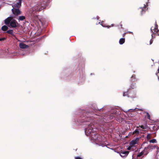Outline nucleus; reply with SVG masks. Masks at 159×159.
<instances>
[{"instance_id": "31", "label": "nucleus", "mask_w": 159, "mask_h": 159, "mask_svg": "<svg viewBox=\"0 0 159 159\" xmlns=\"http://www.w3.org/2000/svg\"><path fill=\"white\" fill-rule=\"evenodd\" d=\"M159 72V68L158 69V73Z\"/></svg>"}, {"instance_id": "34", "label": "nucleus", "mask_w": 159, "mask_h": 159, "mask_svg": "<svg viewBox=\"0 0 159 159\" xmlns=\"http://www.w3.org/2000/svg\"><path fill=\"white\" fill-rule=\"evenodd\" d=\"M110 119H112L113 118V117H111L110 118Z\"/></svg>"}, {"instance_id": "35", "label": "nucleus", "mask_w": 159, "mask_h": 159, "mask_svg": "<svg viewBox=\"0 0 159 159\" xmlns=\"http://www.w3.org/2000/svg\"><path fill=\"white\" fill-rule=\"evenodd\" d=\"M157 73H156V75H157Z\"/></svg>"}, {"instance_id": "27", "label": "nucleus", "mask_w": 159, "mask_h": 159, "mask_svg": "<svg viewBox=\"0 0 159 159\" xmlns=\"http://www.w3.org/2000/svg\"><path fill=\"white\" fill-rule=\"evenodd\" d=\"M153 41L151 39L150 41V44H151L152 43Z\"/></svg>"}, {"instance_id": "26", "label": "nucleus", "mask_w": 159, "mask_h": 159, "mask_svg": "<svg viewBox=\"0 0 159 159\" xmlns=\"http://www.w3.org/2000/svg\"><path fill=\"white\" fill-rule=\"evenodd\" d=\"M127 95V93L125 92V93H124L123 96H126Z\"/></svg>"}, {"instance_id": "15", "label": "nucleus", "mask_w": 159, "mask_h": 159, "mask_svg": "<svg viewBox=\"0 0 159 159\" xmlns=\"http://www.w3.org/2000/svg\"><path fill=\"white\" fill-rule=\"evenodd\" d=\"M149 142L150 143H157V141L156 139H153L151 140H150L149 141Z\"/></svg>"}, {"instance_id": "19", "label": "nucleus", "mask_w": 159, "mask_h": 159, "mask_svg": "<svg viewBox=\"0 0 159 159\" xmlns=\"http://www.w3.org/2000/svg\"><path fill=\"white\" fill-rule=\"evenodd\" d=\"M152 146V145H151ZM153 147V146H152ZM154 148L156 147L157 148V152H159V148L157 147H155V146H154ZM154 149V148H153L152 149Z\"/></svg>"}, {"instance_id": "29", "label": "nucleus", "mask_w": 159, "mask_h": 159, "mask_svg": "<svg viewBox=\"0 0 159 159\" xmlns=\"http://www.w3.org/2000/svg\"><path fill=\"white\" fill-rule=\"evenodd\" d=\"M135 78V76H134V75H133L132 77V79L133 78Z\"/></svg>"}, {"instance_id": "12", "label": "nucleus", "mask_w": 159, "mask_h": 159, "mask_svg": "<svg viewBox=\"0 0 159 159\" xmlns=\"http://www.w3.org/2000/svg\"><path fill=\"white\" fill-rule=\"evenodd\" d=\"M25 17L24 16H20L18 18V21H22L25 20Z\"/></svg>"}, {"instance_id": "5", "label": "nucleus", "mask_w": 159, "mask_h": 159, "mask_svg": "<svg viewBox=\"0 0 159 159\" xmlns=\"http://www.w3.org/2000/svg\"><path fill=\"white\" fill-rule=\"evenodd\" d=\"M139 140V138H136L135 139L132 141L130 143V146L131 147L135 146V145L138 143Z\"/></svg>"}, {"instance_id": "22", "label": "nucleus", "mask_w": 159, "mask_h": 159, "mask_svg": "<svg viewBox=\"0 0 159 159\" xmlns=\"http://www.w3.org/2000/svg\"><path fill=\"white\" fill-rule=\"evenodd\" d=\"M146 7V6L145 5L144 6V7H143V8H142V12H143V11H144V12L145 11L144 10V9H145Z\"/></svg>"}, {"instance_id": "17", "label": "nucleus", "mask_w": 159, "mask_h": 159, "mask_svg": "<svg viewBox=\"0 0 159 159\" xmlns=\"http://www.w3.org/2000/svg\"><path fill=\"white\" fill-rule=\"evenodd\" d=\"M98 24H100L102 26H103L104 27H107L108 28H109V27H110V26H106L105 25H103L102 24V22H101V23L100 22H99Z\"/></svg>"}, {"instance_id": "7", "label": "nucleus", "mask_w": 159, "mask_h": 159, "mask_svg": "<svg viewBox=\"0 0 159 159\" xmlns=\"http://www.w3.org/2000/svg\"><path fill=\"white\" fill-rule=\"evenodd\" d=\"M151 30L153 34L157 33L158 31V30H157V25H155L154 27H152L151 28Z\"/></svg>"}, {"instance_id": "1", "label": "nucleus", "mask_w": 159, "mask_h": 159, "mask_svg": "<svg viewBox=\"0 0 159 159\" xmlns=\"http://www.w3.org/2000/svg\"><path fill=\"white\" fill-rule=\"evenodd\" d=\"M48 1V0H40L39 3L36 5L30 10V13L33 17L32 20L34 21H35L38 23H39V22H41L38 16L35 13L36 11H39L44 9L47 6Z\"/></svg>"}, {"instance_id": "32", "label": "nucleus", "mask_w": 159, "mask_h": 159, "mask_svg": "<svg viewBox=\"0 0 159 159\" xmlns=\"http://www.w3.org/2000/svg\"><path fill=\"white\" fill-rule=\"evenodd\" d=\"M2 40H4L5 39V38H2Z\"/></svg>"}, {"instance_id": "16", "label": "nucleus", "mask_w": 159, "mask_h": 159, "mask_svg": "<svg viewBox=\"0 0 159 159\" xmlns=\"http://www.w3.org/2000/svg\"><path fill=\"white\" fill-rule=\"evenodd\" d=\"M7 33L8 34H12L13 33V30H9L7 31Z\"/></svg>"}, {"instance_id": "10", "label": "nucleus", "mask_w": 159, "mask_h": 159, "mask_svg": "<svg viewBox=\"0 0 159 159\" xmlns=\"http://www.w3.org/2000/svg\"><path fill=\"white\" fill-rule=\"evenodd\" d=\"M19 47L21 48L25 49L28 48V46L23 43H20L19 44Z\"/></svg>"}, {"instance_id": "6", "label": "nucleus", "mask_w": 159, "mask_h": 159, "mask_svg": "<svg viewBox=\"0 0 159 159\" xmlns=\"http://www.w3.org/2000/svg\"><path fill=\"white\" fill-rule=\"evenodd\" d=\"M11 10L13 14L15 15H18L20 14V11L18 9L13 8Z\"/></svg>"}, {"instance_id": "18", "label": "nucleus", "mask_w": 159, "mask_h": 159, "mask_svg": "<svg viewBox=\"0 0 159 159\" xmlns=\"http://www.w3.org/2000/svg\"><path fill=\"white\" fill-rule=\"evenodd\" d=\"M151 135L150 134H148L147 136V138L148 139H149L151 138Z\"/></svg>"}, {"instance_id": "3", "label": "nucleus", "mask_w": 159, "mask_h": 159, "mask_svg": "<svg viewBox=\"0 0 159 159\" xmlns=\"http://www.w3.org/2000/svg\"><path fill=\"white\" fill-rule=\"evenodd\" d=\"M5 23L9 27H11L12 28H15L17 26V24H18L16 20L13 19L11 17H8L5 20Z\"/></svg>"}, {"instance_id": "8", "label": "nucleus", "mask_w": 159, "mask_h": 159, "mask_svg": "<svg viewBox=\"0 0 159 159\" xmlns=\"http://www.w3.org/2000/svg\"><path fill=\"white\" fill-rule=\"evenodd\" d=\"M128 151H122L120 153V155L122 157H126L129 153Z\"/></svg>"}, {"instance_id": "24", "label": "nucleus", "mask_w": 159, "mask_h": 159, "mask_svg": "<svg viewBox=\"0 0 159 159\" xmlns=\"http://www.w3.org/2000/svg\"><path fill=\"white\" fill-rule=\"evenodd\" d=\"M136 109V108H135V109H129L127 111H134V110H135Z\"/></svg>"}, {"instance_id": "23", "label": "nucleus", "mask_w": 159, "mask_h": 159, "mask_svg": "<svg viewBox=\"0 0 159 159\" xmlns=\"http://www.w3.org/2000/svg\"><path fill=\"white\" fill-rule=\"evenodd\" d=\"M140 127L142 129H144L146 128L145 126H144L143 125H141L140 126Z\"/></svg>"}, {"instance_id": "14", "label": "nucleus", "mask_w": 159, "mask_h": 159, "mask_svg": "<svg viewBox=\"0 0 159 159\" xmlns=\"http://www.w3.org/2000/svg\"><path fill=\"white\" fill-rule=\"evenodd\" d=\"M2 29L3 30L5 31L7 30L8 27L6 25H4L2 26Z\"/></svg>"}, {"instance_id": "4", "label": "nucleus", "mask_w": 159, "mask_h": 159, "mask_svg": "<svg viewBox=\"0 0 159 159\" xmlns=\"http://www.w3.org/2000/svg\"><path fill=\"white\" fill-rule=\"evenodd\" d=\"M154 148V147L152 146L151 145L148 146L147 148H145L144 150L141 152L139 153L137 156V157H140L143 155H146L148 153V150L152 149Z\"/></svg>"}, {"instance_id": "28", "label": "nucleus", "mask_w": 159, "mask_h": 159, "mask_svg": "<svg viewBox=\"0 0 159 159\" xmlns=\"http://www.w3.org/2000/svg\"><path fill=\"white\" fill-rule=\"evenodd\" d=\"M116 110L115 109H114L112 110V111H116ZM114 113L115 114H116V111L115 112V113Z\"/></svg>"}, {"instance_id": "11", "label": "nucleus", "mask_w": 159, "mask_h": 159, "mask_svg": "<svg viewBox=\"0 0 159 159\" xmlns=\"http://www.w3.org/2000/svg\"><path fill=\"white\" fill-rule=\"evenodd\" d=\"M140 132L141 133H143V132L142 131V130L139 128V129H135V130L133 132L132 134H139Z\"/></svg>"}, {"instance_id": "2", "label": "nucleus", "mask_w": 159, "mask_h": 159, "mask_svg": "<svg viewBox=\"0 0 159 159\" xmlns=\"http://www.w3.org/2000/svg\"><path fill=\"white\" fill-rule=\"evenodd\" d=\"M93 125L92 124L89 125L85 130L86 135L91 137L92 140L96 141L98 139V135L93 131Z\"/></svg>"}, {"instance_id": "36", "label": "nucleus", "mask_w": 159, "mask_h": 159, "mask_svg": "<svg viewBox=\"0 0 159 159\" xmlns=\"http://www.w3.org/2000/svg\"><path fill=\"white\" fill-rule=\"evenodd\" d=\"M111 25H112V26H113V24H112Z\"/></svg>"}, {"instance_id": "37", "label": "nucleus", "mask_w": 159, "mask_h": 159, "mask_svg": "<svg viewBox=\"0 0 159 159\" xmlns=\"http://www.w3.org/2000/svg\"><path fill=\"white\" fill-rule=\"evenodd\" d=\"M158 80H159V77L158 78Z\"/></svg>"}, {"instance_id": "21", "label": "nucleus", "mask_w": 159, "mask_h": 159, "mask_svg": "<svg viewBox=\"0 0 159 159\" xmlns=\"http://www.w3.org/2000/svg\"><path fill=\"white\" fill-rule=\"evenodd\" d=\"M147 118L149 119L150 120V115L148 113H147Z\"/></svg>"}, {"instance_id": "9", "label": "nucleus", "mask_w": 159, "mask_h": 159, "mask_svg": "<svg viewBox=\"0 0 159 159\" xmlns=\"http://www.w3.org/2000/svg\"><path fill=\"white\" fill-rule=\"evenodd\" d=\"M21 0H19V2L16 4H13L12 5V7L15 8H19L21 6Z\"/></svg>"}, {"instance_id": "13", "label": "nucleus", "mask_w": 159, "mask_h": 159, "mask_svg": "<svg viewBox=\"0 0 159 159\" xmlns=\"http://www.w3.org/2000/svg\"><path fill=\"white\" fill-rule=\"evenodd\" d=\"M125 42V39L124 38H121L120 39L119 43L120 44H122L124 43Z\"/></svg>"}, {"instance_id": "20", "label": "nucleus", "mask_w": 159, "mask_h": 159, "mask_svg": "<svg viewBox=\"0 0 159 159\" xmlns=\"http://www.w3.org/2000/svg\"><path fill=\"white\" fill-rule=\"evenodd\" d=\"M156 157L157 159H159V152H157L156 155Z\"/></svg>"}, {"instance_id": "25", "label": "nucleus", "mask_w": 159, "mask_h": 159, "mask_svg": "<svg viewBox=\"0 0 159 159\" xmlns=\"http://www.w3.org/2000/svg\"><path fill=\"white\" fill-rule=\"evenodd\" d=\"M75 159H82V158L79 157H75Z\"/></svg>"}, {"instance_id": "30", "label": "nucleus", "mask_w": 159, "mask_h": 159, "mask_svg": "<svg viewBox=\"0 0 159 159\" xmlns=\"http://www.w3.org/2000/svg\"><path fill=\"white\" fill-rule=\"evenodd\" d=\"M128 33H132V32H128Z\"/></svg>"}, {"instance_id": "33", "label": "nucleus", "mask_w": 159, "mask_h": 159, "mask_svg": "<svg viewBox=\"0 0 159 159\" xmlns=\"http://www.w3.org/2000/svg\"><path fill=\"white\" fill-rule=\"evenodd\" d=\"M2 39H0V41H2Z\"/></svg>"}]
</instances>
